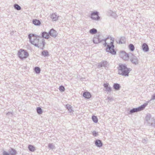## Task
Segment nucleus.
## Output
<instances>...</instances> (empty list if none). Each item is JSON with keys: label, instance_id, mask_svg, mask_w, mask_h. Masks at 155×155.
I'll use <instances>...</instances> for the list:
<instances>
[{"label": "nucleus", "instance_id": "obj_1", "mask_svg": "<svg viewBox=\"0 0 155 155\" xmlns=\"http://www.w3.org/2000/svg\"><path fill=\"white\" fill-rule=\"evenodd\" d=\"M114 40L111 38H107L105 40V46H107L106 50L113 54L116 53V51L114 49V45H113Z\"/></svg>", "mask_w": 155, "mask_h": 155}, {"label": "nucleus", "instance_id": "obj_2", "mask_svg": "<svg viewBox=\"0 0 155 155\" xmlns=\"http://www.w3.org/2000/svg\"><path fill=\"white\" fill-rule=\"evenodd\" d=\"M28 37L31 42L35 45L39 47L42 44L44 46L43 42L40 40V38L39 36L31 34L29 35Z\"/></svg>", "mask_w": 155, "mask_h": 155}, {"label": "nucleus", "instance_id": "obj_3", "mask_svg": "<svg viewBox=\"0 0 155 155\" xmlns=\"http://www.w3.org/2000/svg\"><path fill=\"white\" fill-rule=\"evenodd\" d=\"M118 70V73L119 74L125 76H128L131 71L130 69L127 68L124 64H119Z\"/></svg>", "mask_w": 155, "mask_h": 155}, {"label": "nucleus", "instance_id": "obj_4", "mask_svg": "<svg viewBox=\"0 0 155 155\" xmlns=\"http://www.w3.org/2000/svg\"><path fill=\"white\" fill-rule=\"evenodd\" d=\"M18 55L21 59L26 58L28 56V53L26 51L21 49L18 51Z\"/></svg>", "mask_w": 155, "mask_h": 155}, {"label": "nucleus", "instance_id": "obj_5", "mask_svg": "<svg viewBox=\"0 0 155 155\" xmlns=\"http://www.w3.org/2000/svg\"><path fill=\"white\" fill-rule=\"evenodd\" d=\"M119 55L120 58L124 60H128L129 59V54L125 51L120 52L119 54Z\"/></svg>", "mask_w": 155, "mask_h": 155}, {"label": "nucleus", "instance_id": "obj_6", "mask_svg": "<svg viewBox=\"0 0 155 155\" xmlns=\"http://www.w3.org/2000/svg\"><path fill=\"white\" fill-rule=\"evenodd\" d=\"M145 107V106L144 105H143L138 107L137 108H134L131 109L130 110V112L131 113L137 112L143 110L144 109Z\"/></svg>", "mask_w": 155, "mask_h": 155}, {"label": "nucleus", "instance_id": "obj_7", "mask_svg": "<svg viewBox=\"0 0 155 155\" xmlns=\"http://www.w3.org/2000/svg\"><path fill=\"white\" fill-rule=\"evenodd\" d=\"M152 119L151 118V114L147 113L146 114V121H147V123L149 125H151L152 124Z\"/></svg>", "mask_w": 155, "mask_h": 155}, {"label": "nucleus", "instance_id": "obj_8", "mask_svg": "<svg viewBox=\"0 0 155 155\" xmlns=\"http://www.w3.org/2000/svg\"><path fill=\"white\" fill-rule=\"evenodd\" d=\"M91 18L92 19L94 20H97L99 18L98 13L97 12H93L91 13Z\"/></svg>", "mask_w": 155, "mask_h": 155}, {"label": "nucleus", "instance_id": "obj_9", "mask_svg": "<svg viewBox=\"0 0 155 155\" xmlns=\"http://www.w3.org/2000/svg\"><path fill=\"white\" fill-rule=\"evenodd\" d=\"M130 60L133 64H138V60L137 58L134 55H133L132 57L131 58Z\"/></svg>", "mask_w": 155, "mask_h": 155}, {"label": "nucleus", "instance_id": "obj_10", "mask_svg": "<svg viewBox=\"0 0 155 155\" xmlns=\"http://www.w3.org/2000/svg\"><path fill=\"white\" fill-rule=\"evenodd\" d=\"M83 96L86 98L89 99L91 97V94L88 92H84L83 93Z\"/></svg>", "mask_w": 155, "mask_h": 155}, {"label": "nucleus", "instance_id": "obj_11", "mask_svg": "<svg viewBox=\"0 0 155 155\" xmlns=\"http://www.w3.org/2000/svg\"><path fill=\"white\" fill-rule=\"evenodd\" d=\"M104 87L106 88V91H110L111 90L110 87H109V83H107L104 84L103 85Z\"/></svg>", "mask_w": 155, "mask_h": 155}, {"label": "nucleus", "instance_id": "obj_12", "mask_svg": "<svg viewBox=\"0 0 155 155\" xmlns=\"http://www.w3.org/2000/svg\"><path fill=\"white\" fill-rule=\"evenodd\" d=\"M53 21H56L58 20V16L55 14H52L51 17Z\"/></svg>", "mask_w": 155, "mask_h": 155}, {"label": "nucleus", "instance_id": "obj_13", "mask_svg": "<svg viewBox=\"0 0 155 155\" xmlns=\"http://www.w3.org/2000/svg\"><path fill=\"white\" fill-rule=\"evenodd\" d=\"M49 34L51 36L54 37L56 35L57 32L55 30L53 29H51L49 32Z\"/></svg>", "mask_w": 155, "mask_h": 155}, {"label": "nucleus", "instance_id": "obj_14", "mask_svg": "<svg viewBox=\"0 0 155 155\" xmlns=\"http://www.w3.org/2000/svg\"><path fill=\"white\" fill-rule=\"evenodd\" d=\"M113 87L115 90H118L120 89V86L119 84L115 83L113 85Z\"/></svg>", "mask_w": 155, "mask_h": 155}, {"label": "nucleus", "instance_id": "obj_15", "mask_svg": "<svg viewBox=\"0 0 155 155\" xmlns=\"http://www.w3.org/2000/svg\"><path fill=\"white\" fill-rule=\"evenodd\" d=\"M33 23L35 25H39L41 24V22L40 21L37 19H34L33 20Z\"/></svg>", "mask_w": 155, "mask_h": 155}, {"label": "nucleus", "instance_id": "obj_16", "mask_svg": "<svg viewBox=\"0 0 155 155\" xmlns=\"http://www.w3.org/2000/svg\"><path fill=\"white\" fill-rule=\"evenodd\" d=\"M42 36L43 38L48 39L49 37V34L46 32H44L42 33Z\"/></svg>", "mask_w": 155, "mask_h": 155}, {"label": "nucleus", "instance_id": "obj_17", "mask_svg": "<svg viewBox=\"0 0 155 155\" xmlns=\"http://www.w3.org/2000/svg\"><path fill=\"white\" fill-rule=\"evenodd\" d=\"M95 144L98 147H101L102 145V144L101 140H97L95 142Z\"/></svg>", "mask_w": 155, "mask_h": 155}, {"label": "nucleus", "instance_id": "obj_18", "mask_svg": "<svg viewBox=\"0 0 155 155\" xmlns=\"http://www.w3.org/2000/svg\"><path fill=\"white\" fill-rule=\"evenodd\" d=\"M128 47L130 50L131 51H133L134 50V46L132 44H130L128 46Z\"/></svg>", "mask_w": 155, "mask_h": 155}, {"label": "nucleus", "instance_id": "obj_19", "mask_svg": "<svg viewBox=\"0 0 155 155\" xmlns=\"http://www.w3.org/2000/svg\"><path fill=\"white\" fill-rule=\"evenodd\" d=\"M89 32L91 34H93L96 33L97 32V31L96 29L93 28L91 29L90 30Z\"/></svg>", "mask_w": 155, "mask_h": 155}, {"label": "nucleus", "instance_id": "obj_20", "mask_svg": "<svg viewBox=\"0 0 155 155\" xmlns=\"http://www.w3.org/2000/svg\"><path fill=\"white\" fill-rule=\"evenodd\" d=\"M28 148L29 150L31 151H34L35 150V147L31 145H29Z\"/></svg>", "mask_w": 155, "mask_h": 155}, {"label": "nucleus", "instance_id": "obj_21", "mask_svg": "<svg viewBox=\"0 0 155 155\" xmlns=\"http://www.w3.org/2000/svg\"><path fill=\"white\" fill-rule=\"evenodd\" d=\"M92 119L94 122L97 123L98 122V119L97 117L95 116H92Z\"/></svg>", "mask_w": 155, "mask_h": 155}, {"label": "nucleus", "instance_id": "obj_22", "mask_svg": "<svg viewBox=\"0 0 155 155\" xmlns=\"http://www.w3.org/2000/svg\"><path fill=\"white\" fill-rule=\"evenodd\" d=\"M125 38H124L121 37L120 38L119 41V43L122 44L125 43Z\"/></svg>", "mask_w": 155, "mask_h": 155}, {"label": "nucleus", "instance_id": "obj_23", "mask_svg": "<svg viewBox=\"0 0 155 155\" xmlns=\"http://www.w3.org/2000/svg\"><path fill=\"white\" fill-rule=\"evenodd\" d=\"M35 70L36 73L39 74L40 73L41 69L38 67H35Z\"/></svg>", "mask_w": 155, "mask_h": 155}, {"label": "nucleus", "instance_id": "obj_24", "mask_svg": "<svg viewBox=\"0 0 155 155\" xmlns=\"http://www.w3.org/2000/svg\"><path fill=\"white\" fill-rule=\"evenodd\" d=\"M42 55L44 57L48 56V53L47 51H44L42 52Z\"/></svg>", "mask_w": 155, "mask_h": 155}, {"label": "nucleus", "instance_id": "obj_25", "mask_svg": "<svg viewBox=\"0 0 155 155\" xmlns=\"http://www.w3.org/2000/svg\"><path fill=\"white\" fill-rule=\"evenodd\" d=\"M37 113L39 114H41L42 112L41 108L39 107L37 108Z\"/></svg>", "mask_w": 155, "mask_h": 155}, {"label": "nucleus", "instance_id": "obj_26", "mask_svg": "<svg viewBox=\"0 0 155 155\" xmlns=\"http://www.w3.org/2000/svg\"><path fill=\"white\" fill-rule=\"evenodd\" d=\"M14 7L15 9L17 10H20L21 9L20 7L17 4H15L14 5Z\"/></svg>", "mask_w": 155, "mask_h": 155}, {"label": "nucleus", "instance_id": "obj_27", "mask_svg": "<svg viewBox=\"0 0 155 155\" xmlns=\"http://www.w3.org/2000/svg\"><path fill=\"white\" fill-rule=\"evenodd\" d=\"M16 151L13 149H12V150L11 151V154L12 155H15L16 154Z\"/></svg>", "mask_w": 155, "mask_h": 155}, {"label": "nucleus", "instance_id": "obj_28", "mask_svg": "<svg viewBox=\"0 0 155 155\" xmlns=\"http://www.w3.org/2000/svg\"><path fill=\"white\" fill-rule=\"evenodd\" d=\"M59 90L61 91H64L65 88L63 86H61L59 88Z\"/></svg>", "mask_w": 155, "mask_h": 155}, {"label": "nucleus", "instance_id": "obj_29", "mask_svg": "<svg viewBox=\"0 0 155 155\" xmlns=\"http://www.w3.org/2000/svg\"><path fill=\"white\" fill-rule=\"evenodd\" d=\"M98 41V38H94V43H97V41Z\"/></svg>", "mask_w": 155, "mask_h": 155}, {"label": "nucleus", "instance_id": "obj_30", "mask_svg": "<svg viewBox=\"0 0 155 155\" xmlns=\"http://www.w3.org/2000/svg\"><path fill=\"white\" fill-rule=\"evenodd\" d=\"M92 134L94 136H96L97 135V133L95 131H93Z\"/></svg>", "mask_w": 155, "mask_h": 155}, {"label": "nucleus", "instance_id": "obj_31", "mask_svg": "<svg viewBox=\"0 0 155 155\" xmlns=\"http://www.w3.org/2000/svg\"><path fill=\"white\" fill-rule=\"evenodd\" d=\"M151 100H155V93L153 94L152 96Z\"/></svg>", "mask_w": 155, "mask_h": 155}, {"label": "nucleus", "instance_id": "obj_32", "mask_svg": "<svg viewBox=\"0 0 155 155\" xmlns=\"http://www.w3.org/2000/svg\"><path fill=\"white\" fill-rule=\"evenodd\" d=\"M149 50V48L147 44H146V52L148 51Z\"/></svg>", "mask_w": 155, "mask_h": 155}, {"label": "nucleus", "instance_id": "obj_33", "mask_svg": "<svg viewBox=\"0 0 155 155\" xmlns=\"http://www.w3.org/2000/svg\"><path fill=\"white\" fill-rule=\"evenodd\" d=\"M142 48L143 50H144L145 48V44H143L142 45Z\"/></svg>", "mask_w": 155, "mask_h": 155}, {"label": "nucleus", "instance_id": "obj_34", "mask_svg": "<svg viewBox=\"0 0 155 155\" xmlns=\"http://www.w3.org/2000/svg\"><path fill=\"white\" fill-rule=\"evenodd\" d=\"M3 155H9V154L5 152L3 153Z\"/></svg>", "mask_w": 155, "mask_h": 155}, {"label": "nucleus", "instance_id": "obj_35", "mask_svg": "<svg viewBox=\"0 0 155 155\" xmlns=\"http://www.w3.org/2000/svg\"><path fill=\"white\" fill-rule=\"evenodd\" d=\"M102 66V65H99L98 66V67L99 68V67H101Z\"/></svg>", "mask_w": 155, "mask_h": 155}, {"label": "nucleus", "instance_id": "obj_36", "mask_svg": "<svg viewBox=\"0 0 155 155\" xmlns=\"http://www.w3.org/2000/svg\"><path fill=\"white\" fill-rule=\"evenodd\" d=\"M67 107H69V108H70V105H67Z\"/></svg>", "mask_w": 155, "mask_h": 155}, {"label": "nucleus", "instance_id": "obj_37", "mask_svg": "<svg viewBox=\"0 0 155 155\" xmlns=\"http://www.w3.org/2000/svg\"><path fill=\"white\" fill-rule=\"evenodd\" d=\"M148 103V102H147V103L146 102V106L147 105V104Z\"/></svg>", "mask_w": 155, "mask_h": 155}]
</instances>
